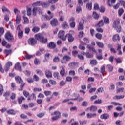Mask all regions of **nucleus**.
<instances>
[{
    "label": "nucleus",
    "instance_id": "obj_1",
    "mask_svg": "<svg viewBox=\"0 0 125 125\" xmlns=\"http://www.w3.org/2000/svg\"><path fill=\"white\" fill-rule=\"evenodd\" d=\"M34 38L42 44H46L47 42V39L44 38L43 35L40 33L34 35Z\"/></svg>",
    "mask_w": 125,
    "mask_h": 125
},
{
    "label": "nucleus",
    "instance_id": "obj_2",
    "mask_svg": "<svg viewBox=\"0 0 125 125\" xmlns=\"http://www.w3.org/2000/svg\"><path fill=\"white\" fill-rule=\"evenodd\" d=\"M15 81L17 83H18L19 84H21L20 85V88L18 90L20 91H22L24 89V86L25 85V83L23 81L22 79L21 78V77L19 76H16L15 77Z\"/></svg>",
    "mask_w": 125,
    "mask_h": 125
},
{
    "label": "nucleus",
    "instance_id": "obj_3",
    "mask_svg": "<svg viewBox=\"0 0 125 125\" xmlns=\"http://www.w3.org/2000/svg\"><path fill=\"white\" fill-rule=\"evenodd\" d=\"M120 19H118L113 22L112 25V27L114 28L116 31L118 33L122 31V27L120 25Z\"/></svg>",
    "mask_w": 125,
    "mask_h": 125
},
{
    "label": "nucleus",
    "instance_id": "obj_4",
    "mask_svg": "<svg viewBox=\"0 0 125 125\" xmlns=\"http://www.w3.org/2000/svg\"><path fill=\"white\" fill-rule=\"evenodd\" d=\"M47 14L49 15V16L44 15H42V21L43 20L50 21L52 18H53L54 14L52 13L49 10L47 11Z\"/></svg>",
    "mask_w": 125,
    "mask_h": 125
},
{
    "label": "nucleus",
    "instance_id": "obj_5",
    "mask_svg": "<svg viewBox=\"0 0 125 125\" xmlns=\"http://www.w3.org/2000/svg\"><path fill=\"white\" fill-rule=\"evenodd\" d=\"M51 115L55 116L54 117H52L51 118L52 121H57L61 118V113L60 111H56L52 113Z\"/></svg>",
    "mask_w": 125,
    "mask_h": 125
},
{
    "label": "nucleus",
    "instance_id": "obj_6",
    "mask_svg": "<svg viewBox=\"0 0 125 125\" xmlns=\"http://www.w3.org/2000/svg\"><path fill=\"white\" fill-rule=\"evenodd\" d=\"M84 23H85V21H84V19L81 20V21L79 23V25H78V26H77V30L78 31H83L84 30Z\"/></svg>",
    "mask_w": 125,
    "mask_h": 125
},
{
    "label": "nucleus",
    "instance_id": "obj_7",
    "mask_svg": "<svg viewBox=\"0 0 125 125\" xmlns=\"http://www.w3.org/2000/svg\"><path fill=\"white\" fill-rule=\"evenodd\" d=\"M58 38L65 41L66 40V35L65 36V32L63 30H60L58 33Z\"/></svg>",
    "mask_w": 125,
    "mask_h": 125
},
{
    "label": "nucleus",
    "instance_id": "obj_8",
    "mask_svg": "<svg viewBox=\"0 0 125 125\" xmlns=\"http://www.w3.org/2000/svg\"><path fill=\"white\" fill-rule=\"evenodd\" d=\"M72 34H74V31H70L69 33L66 34V38L69 42H72L74 40Z\"/></svg>",
    "mask_w": 125,
    "mask_h": 125
},
{
    "label": "nucleus",
    "instance_id": "obj_9",
    "mask_svg": "<svg viewBox=\"0 0 125 125\" xmlns=\"http://www.w3.org/2000/svg\"><path fill=\"white\" fill-rule=\"evenodd\" d=\"M4 37L9 42H10L11 41H12L14 40V37H13V35L11 34V33H10V31L6 32Z\"/></svg>",
    "mask_w": 125,
    "mask_h": 125
},
{
    "label": "nucleus",
    "instance_id": "obj_10",
    "mask_svg": "<svg viewBox=\"0 0 125 125\" xmlns=\"http://www.w3.org/2000/svg\"><path fill=\"white\" fill-rule=\"evenodd\" d=\"M71 57L65 55L63 57L62 60H61V63L65 64L67 63V62L70 61L71 60Z\"/></svg>",
    "mask_w": 125,
    "mask_h": 125
},
{
    "label": "nucleus",
    "instance_id": "obj_11",
    "mask_svg": "<svg viewBox=\"0 0 125 125\" xmlns=\"http://www.w3.org/2000/svg\"><path fill=\"white\" fill-rule=\"evenodd\" d=\"M28 43L29 45L34 46L37 44V41L34 38H30L28 40Z\"/></svg>",
    "mask_w": 125,
    "mask_h": 125
},
{
    "label": "nucleus",
    "instance_id": "obj_12",
    "mask_svg": "<svg viewBox=\"0 0 125 125\" xmlns=\"http://www.w3.org/2000/svg\"><path fill=\"white\" fill-rule=\"evenodd\" d=\"M75 18L74 17H72L70 19H69V26L72 28H74L76 26V23L75 22Z\"/></svg>",
    "mask_w": 125,
    "mask_h": 125
},
{
    "label": "nucleus",
    "instance_id": "obj_13",
    "mask_svg": "<svg viewBox=\"0 0 125 125\" xmlns=\"http://www.w3.org/2000/svg\"><path fill=\"white\" fill-rule=\"evenodd\" d=\"M50 24L52 27H57L58 25V21L57 19H53L50 21Z\"/></svg>",
    "mask_w": 125,
    "mask_h": 125
},
{
    "label": "nucleus",
    "instance_id": "obj_14",
    "mask_svg": "<svg viewBox=\"0 0 125 125\" xmlns=\"http://www.w3.org/2000/svg\"><path fill=\"white\" fill-rule=\"evenodd\" d=\"M47 47L50 49H54L56 47V44L53 42H51L47 44Z\"/></svg>",
    "mask_w": 125,
    "mask_h": 125
},
{
    "label": "nucleus",
    "instance_id": "obj_15",
    "mask_svg": "<svg viewBox=\"0 0 125 125\" xmlns=\"http://www.w3.org/2000/svg\"><path fill=\"white\" fill-rule=\"evenodd\" d=\"M15 70L18 71L20 72H22V68L21 65H20L19 62H18L15 65Z\"/></svg>",
    "mask_w": 125,
    "mask_h": 125
},
{
    "label": "nucleus",
    "instance_id": "obj_16",
    "mask_svg": "<svg viewBox=\"0 0 125 125\" xmlns=\"http://www.w3.org/2000/svg\"><path fill=\"white\" fill-rule=\"evenodd\" d=\"M100 118L102 120H107L109 118V115L108 113H104L100 116Z\"/></svg>",
    "mask_w": 125,
    "mask_h": 125
},
{
    "label": "nucleus",
    "instance_id": "obj_17",
    "mask_svg": "<svg viewBox=\"0 0 125 125\" xmlns=\"http://www.w3.org/2000/svg\"><path fill=\"white\" fill-rule=\"evenodd\" d=\"M23 94L25 97H28L27 101H31V96H30L29 92L26 90H23Z\"/></svg>",
    "mask_w": 125,
    "mask_h": 125
},
{
    "label": "nucleus",
    "instance_id": "obj_18",
    "mask_svg": "<svg viewBox=\"0 0 125 125\" xmlns=\"http://www.w3.org/2000/svg\"><path fill=\"white\" fill-rule=\"evenodd\" d=\"M116 0H107V4L109 7H112L113 4L116 3Z\"/></svg>",
    "mask_w": 125,
    "mask_h": 125
},
{
    "label": "nucleus",
    "instance_id": "obj_19",
    "mask_svg": "<svg viewBox=\"0 0 125 125\" xmlns=\"http://www.w3.org/2000/svg\"><path fill=\"white\" fill-rule=\"evenodd\" d=\"M62 15H63V12L62 11L59 12V15L60 16V21L62 22H63L64 21V16H62Z\"/></svg>",
    "mask_w": 125,
    "mask_h": 125
},
{
    "label": "nucleus",
    "instance_id": "obj_20",
    "mask_svg": "<svg viewBox=\"0 0 125 125\" xmlns=\"http://www.w3.org/2000/svg\"><path fill=\"white\" fill-rule=\"evenodd\" d=\"M45 75H46L47 78H51L52 77V73L48 70H46V71H45Z\"/></svg>",
    "mask_w": 125,
    "mask_h": 125
},
{
    "label": "nucleus",
    "instance_id": "obj_21",
    "mask_svg": "<svg viewBox=\"0 0 125 125\" xmlns=\"http://www.w3.org/2000/svg\"><path fill=\"white\" fill-rule=\"evenodd\" d=\"M87 48H88V49H89V51H92L94 53H96V51L95 48L93 46L88 44L87 46Z\"/></svg>",
    "mask_w": 125,
    "mask_h": 125
},
{
    "label": "nucleus",
    "instance_id": "obj_22",
    "mask_svg": "<svg viewBox=\"0 0 125 125\" xmlns=\"http://www.w3.org/2000/svg\"><path fill=\"white\" fill-rule=\"evenodd\" d=\"M97 111V106L95 105H91L90 107V111L94 113Z\"/></svg>",
    "mask_w": 125,
    "mask_h": 125
},
{
    "label": "nucleus",
    "instance_id": "obj_23",
    "mask_svg": "<svg viewBox=\"0 0 125 125\" xmlns=\"http://www.w3.org/2000/svg\"><path fill=\"white\" fill-rule=\"evenodd\" d=\"M40 28L38 26H34L33 28H32V32L34 33H37L38 32H40Z\"/></svg>",
    "mask_w": 125,
    "mask_h": 125
},
{
    "label": "nucleus",
    "instance_id": "obj_24",
    "mask_svg": "<svg viewBox=\"0 0 125 125\" xmlns=\"http://www.w3.org/2000/svg\"><path fill=\"white\" fill-rule=\"evenodd\" d=\"M108 47L110 48V51H111V52L113 53V54H116L117 53L116 49L113 47L112 44H109Z\"/></svg>",
    "mask_w": 125,
    "mask_h": 125
},
{
    "label": "nucleus",
    "instance_id": "obj_25",
    "mask_svg": "<svg viewBox=\"0 0 125 125\" xmlns=\"http://www.w3.org/2000/svg\"><path fill=\"white\" fill-rule=\"evenodd\" d=\"M86 8L88 9V10L90 11L92 9V2H89L86 4Z\"/></svg>",
    "mask_w": 125,
    "mask_h": 125
},
{
    "label": "nucleus",
    "instance_id": "obj_26",
    "mask_svg": "<svg viewBox=\"0 0 125 125\" xmlns=\"http://www.w3.org/2000/svg\"><path fill=\"white\" fill-rule=\"evenodd\" d=\"M10 95V92L9 91H7L6 92H4L3 96L5 97L6 100L7 101L9 100L8 97Z\"/></svg>",
    "mask_w": 125,
    "mask_h": 125
},
{
    "label": "nucleus",
    "instance_id": "obj_27",
    "mask_svg": "<svg viewBox=\"0 0 125 125\" xmlns=\"http://www.w3.org/2000/svg\"><path fill=\"white\" fill-rule=\"evenodd\" d=\"M103 20H104V22L105 24H109V19L106 17V16H104L103 17Z\"/></svg>",
    "mask_w": 125,
    "mask_h": 125
},
{
    "label": "nucleus",
    "instance_id": "obj_28",
    "mask_svg": "<svg viewBox=\"0 0 125 125\" xmlns=\"http://www.w3.org/2000/svg\"><path fill=\"white\" fill-rule=\"evenodd\" d=\"M64 67L65 66H62V69L60 71V75H61V76H64L66 74Z\"/></svg>",
    "mask_w": 125,
    "mask_h": 125
},
{
    "label": "nucleus",
    "instance_id": "obj_29",
    "mask_svg": "<svg viewBox=\"0 0 125 125\" xmlns=\"http://www.w3.org/2000/svg\"><path fill=\"white\" fill-rule=\"evenodd\" d=\"M76 65V63H75V62H70L68 64V67H69V68H70L72 69H74Z\"/></svg>",
    "mask_w": 125,
    "mask_h": 125
},
{
    "label": "nucleus",
    "instance_id": "obj_30",
    "mask_svg": "<svg viewBox=\"0 0 125 125\" xmlns=\"http://www.w3.org/2000/svg\"><path fill=\"white\" fill-rule=\"evenodd\" d=\"M104 91V89L102 87H99L96 90L95 92L96 94H98L99 93H102Z\"/></svg>",
    "mask_w": 125,
    "mask_h": 125
},
{
    "label": "nucleus",
    "instance_id": "obj_31",
    "mask_svg": "<svg viewBox=\"0 0 125 125\" xmlns=\"http://www.w3.org/2000/svg\"><path fill=\"white\" fill-rule=\"evenodd\" d=\"M1 9L3 12H7V13L9 14H11L10 11H9V10L7 8H6L5 6H2Z\"/></svg>",
    "mask_w": 125,
    "mask_h": 125
},
{
    "label": "nucleus",
    "instance_id": "obj_32",
    "mask_svg": "<svg viewBox=\"0 0 125 125\" xmlns=\"http://www.w3.org/2000/svg\"><path fill=\"white\" fill-rule=\"evenodd\" d=\"M7 114L8 115H15L16 114V111L13 109H10L7 111Z\"/></svg>",
    "mask_w": 125,
    "mask_h": 125
},
{
    "label": "nucleus",
    "instance_id": "obj_33",
    "mask_svg": "<svg viewBox=\"0 0 125 125\" xmlns=\"http://www.w3.org/2000/svg\"><path fill=\"white\" fill-rule=\"evenodd\" d=\"M21 20V17L19 15H17L16 17V24H19Z\"/></svg>",
    "mask_w": 125,
    "mask_h": 125
},
{
    "label": "nucleus",
    "instance_id": "obj_34",
    "mask_svg": "<svg viewBox=\"0 0 125 125\" xmlns=\"http://www.w3.org/2000/svg\"><path fill=\"white\" fill-rule=\"evenodd\" d=\"M96 116V113H89L87 114V117L88 119H91Z\"/></svg>",
    "mask_w": 125,
    "mask_h": 125
},
{
    "label": "nucleus",
    "instance_id": "obj_35",
    "mask_svg": "<svg viewBox=\"0 0 125 125\" xmlns=\"http://www.w3.org/2000/svg\"><path fill=\"white\" fill-rule=\"evenodd\" d=\"M96 58L99 61H101V60H103V54H96Z\"/></svg>",
    "mask_w": 125,
    "mask_h": 125
},
{
    "label": "nucleus",
    "instance_id": "obj_36",
    "mask_svg": "<svg viewBox=\"0 0 125 125\" xmlns=\"http://www.w3.org/2000/svg\"><path fill=\"white\" fill-rule=\"evenodd\" d=\"M121 48H122V46H121V45L118 44V47H117V51H118V55H122L123 54L122 50H121Z\"/></svg>",
    "mask_w": 125,
    "mask_h": 125
},
{
    "label": "nucleus",
    "instance_id": "obj_37",
    "mask_svg": "<svg viewBox=\"0 0 125 125\" xmlns=\"http://www.w3.org/2000/svg\"><path fill=\"white\" fill-rule=\"evenodd\" d=\"M104 22L103 20H101L98 24H96V27H103L104 25Z\"/></svg>",
    "mask_w": 125,
    "mask_h": 125
},
{
    "label": "nucleus",
    "instance_id": "obj_38",
    "mask_svg": "<svg viewBox=\"0 0 125 125\" xmlns=\"http://www.w3.org/2000/svg\"><path fill=\"white\" fill-rule=\"evenodd\" d=\"M23 20L24 21V22H23V24H28L29 23V20L27 17H25V16H23Z\"/></svg>",
    "mask_w": 125,
    "mask_h": 125
},
{
    "label": "nucleus",
    "instance_id": "obj_39",
    "mask_svg": "<svg viewBox=\"0 0 125 125\" xmlns=\"http://www.w3.org/2000/svg\"><path fill=\"white\" fill-rule=\"evenodd\" d=\"M12 50H7L5 49L4 50V54L6 55V56H9V55L11 54Z\"/></svg>",
    "mask_w": 125,
    "mask_h": 125
},
{
    "label": "nucleus",
    "instance_id": "obj_40",
    "mask_svg": "<svg viewBox=\"0 0 125 125\" xmlns=\"http://www.w3.org/2000/svg\"><path fill=\"white\" fill-rule=\"evenodd\" d=\"M120 41V37L119 34H115V35H113V41Z\"/></svg>",
    "mask_w": 125,
    "mask_h": 125
},
{
    "label": "nucleus",
    "instance_id": "obj_41",
    "mask_svg": "<svg viewBox=\"0 0 125 125\" xmlns=\"http://www.w3.org/2000/svg\"><path fill=\"white\" fill-rule=\"evenodd\" d=\"M106 68H107V70H108V71L109 72H113V66H112L110 64H108L107 65Z\"/></svg>",
    "mask_w": 125,
    "mask_h": 125
},
{
    "label": "nucleus",
    "instance_id": "obj_42",
    "mask_svg": "<svg viewBox=\"0 0 125 125\" xmlns=\"http://www.w3.org/2000/svg\"><path fill=\"white\" fill-rule=\"evenodd\" d=\"M93 18L95 19L96 20H98V19L100 18V16L97 14V13H96L95 12H93Z\"/></svg>",
    "mask_w": 125,
    "mask_h": 125
},
{
    "label": "nucleus",
    "instance_id": "obj_43",
    "mask_svg": "<svg viewBox=\"0 0 125 125\" xmlns=\"http://www.w3.org/2000/svg\"><path fill=\"white\" fill-rule=\"evenodd\" d=\"M25 100V98L24 97L21 96L18 99V103L19 104H21L23 101Z\"/></svg>",
    "mask_w": 125,
    "mask_h": 125
},
{
    "label": "nucleus",
    "instance_id": "obj_44",
    "mask_svg": "<svg viewBox=\"0 0 125 125\" xmlns=\"http://www.w3.org/2000/svg\"><path fill=\"white\" fill-rule=\"evenodd\" d=\"M125 98V96L124 95H116L114 99L115 100H120V99H124Z\"/></svg>",
    "mask_w": 125,
    "mask_h": 125
},
{
    "label": "nucleus",
    "instance_id": "obj_45",
    "mask_svg": "<svg viewBox=\"0 0 125 125\" xmlns=\"http://www.w3.org/2000/svg\"><path fill=\"white\" fill-rule=\"evenodd\" d=\"M32 13V8H28L26 9V14L28 16H31Z\"/></svg>",
    "mask_w": 125,
    "mask_h": 125
},
{
    "label": "nucleus",
    "instance_id": "obj_46",
    "mask_svg": "<svg viewBox=\"0 0 125 125\" xmlns=\"http://www.w3.org/2000/svg\"><path fill=\"white\" fill-rule=\"evenodd\" d=\"M53 76L55 78H56L58 80L60 79V74L58 72H54V73H53Z\"/></svg>",
    "mask_w": 125,
    "mask_h": 125
},
{
    "label": "nucleus",
    "instance_id": "obj_47",
    "mask_svg": "<svg viewBox=\"0 0 125 125\" xmlns=\"http://www.w3.org/2000/svg\"><path fill=\"white\" fill-rule=\"evenodd\" d=\"M11 89L12 91H14L16 89V85L15 83L12 82L11 83Z\"/></svg>",
    "mask_w": 125,
    "mask_h": 125
},
{
    "label": "nucleus",
    "instance_id": "obj_48",
    "mask_svg": "<svg viewBox=\"0 0 125 125\" xmlns=\"http://www.w3.org/2000/svg\"><path fill=\"white\" fill-rule=\"evenodd\" d=\"M34 63L35 65H37L40 64L41 62L40 61V60L39 59L36 58L35 59H34Z\"/></svg>",
    "mask_w": 125,
    "mask_h": 125
},
{
    "label": "nucleus",
    "instance_id": "obj_49",
    "mask_svg": "<svg viewBox=\"0 0 125 125\" xmlns=\"http://www.w3.org/2000/svg\"><path fill=\"white\" fill-rule=\"evenodd\" d=\"M96 44L97 45H98V46L99 48H103L104 45V43L103 42H96Z\"/></svg>",
    "mask_w": 125,
    "mask_h": 125
},
{
    "label": "nucleus",
    "instance_id": "obj_50",
    "mask_svg": "<svg viewBox=\"0 0 125 125\" xmlns=\"http://www.w3.org/2000/svg\"><path fill=\"white\" fill-rule=\"evenodd\" d=\"M123 13H124V10L122 8H120L118 10V16L120 17L122 16Z\"/></svg>",
    "mask_w": 125,
    "mask_h": 125
},
{
    "label": "nucleus",
    "instance_id": "obj_51",
    "mask_svg": "<svg viewBox=\"0 0 125 125\" xmlns=\"http://www.w3.org/2000/svg\"><path fill=\"white\" fill-rule=\"evenodd\" d=\"M36 74H38V75H39L41 76H43L44 74L42 72V70H40V69H37L36 70Z\"/></svg>",
    "mask_w": 125,
    "mask_h": 125
},
{
    "label": "nucleus",
    "instance_id": "obj_52",
    "mask_svg": "<svg viewBox=\"0 0 125 125\" xmlns=\"http://www.w3.org/2000/svg\"><path fill=\"white\" fill-rule=\"evenodd\" d=\"M95 37L96 39H98L99 40H101L102 39V34H101L100 33H96L95 35Z\"/></svg>",
    "mask_w": 125,
    "mask_h": 125
},
{
    "label": "nucleus",
    "instance_id": "obj_53",
    "mask_svg": "<svg viewBox=\"0 0 125 125\" xmlns=\"http://www.w3.org/2000/svg\"><path fill=\"white\" fill-rule=\"evenodd\" d=\"M91 65H96L98 64V62L96 60H91L90 61Z\"/></svg>",
    "mask_w": 125,
    "mask_h": 125
},
{
    "label": "nucleus",
    "instance_id": "obj_54",
    "mask_svg": "<svg viewBox=\"0 0 125 125\" xmlns=\"http://www.w3.org/2000/svg\"><path fill=\"white\" fill-rule=\"evenodd\" d=\"M105 69H106V66L105 65H104L103 67L101 68V73L103 74L105 72Z\"/></svg>",
    "mask_w": 125,
    "mask_h": 125
},
{
    "label": "nucleus",
    "instance_id": "obj_55",
    "mask_svg": "<svg viewBox=\"0 0 125 125\" xmlns=\"http://www.w3.org/2000/svg\"><path fill=\"white\" fill-rule=\"evenodd\" d=\"M85 55L87 58H92L93 57V55L91 53H90L89 52H86Z\"/></svg>",
    "mask_w": 125,
    "mask_h": 125
},
{
    "label": "nucleus",
    "instance_id": "obj_56",
    "mask_svg": "<svg viewBox=\"0 0 125 125\" xmlns=\"http://www.w3.org/2000/svg\"><path fill=\"white\" fill-rule=\"evenodd\" d=\"M44 93L45 96H49L51 95V91H48V90H46V91H44Z\"/></svg>",
    "mask_w": 125,
    "mask_h": 125
},
{
    "label": "nucleus",
    "instance_id": "obj_57",
    "mask_svg": "<svg viewBox=\"0 0 125 125\" xmlns=\"http://www.w3.org/2000/svg\"><path fill=\"white\" fill-rule=\"evenodd\" d=\"M20 117L21 119H28L27 116L26 115L24 114H20Z\"/></svg>",
    "mask_w": 125,
    "mask_h": 125
},
{
    "label": "nucleus",
    "instance_id": "obj_58",
    "mask_svg": "<svg viewBox=\"0 0 125 125\" xmlns=\"http://www.w3.org/2000/svg\"><path fill=\"white\" fill-rule=\"evenodd\" d=\"M23 37V31L22 30H21L18 32V38L19 39H21Z\"/></svg>",
    "mask_w": 125,
    "mask_h": 125
},
{
    "label": "nucleus",
    "instance_id": "obj_59",
    "mask_svg": "<svg viewBox=\"0 0 125 125\" xmlns=\"http://www.w3.org/2000/svg\"><path fill=\"white\" fill-rule=\"evenodd\" d=\"M30 32V29L29 27H26L25 28V30H24L25 34H26V35H29Z\"/></svg>",
    "mask_w": 125,
    "mask_h": 125
},
{
    "label": "nucleus",
    "instance_id": "obj_60",
    "mask_svg": "<svg viewBox=\"0 0 125 125\" xmlns=\"http://www.w3.org/2000/svg\"><path fill=\"white\" fill-rule=\"evenodd\" d=\"M41 5L42 7H44V8H47L49 6V5L48 4L45 3V2H42L41 3Z\"/></svg>",
    "mask_w": 125,
    "mask_h": 125
},
{
    "label": "nucleus",
    "instance_id": "obj_61",
    "mask_svg": "<svg viewBox=\"0 0 125 125\" xmlns=\"http://www.w3.org/2000/svg\"><path fill=\"white\" fill-rule=\"evenodd\" d=\"M94 10H98L100 9V6H99L98 3H95L94 4Z\"/></svg>",
    "mask_w": 125,
    "mask_h": 125
},
{
    "label": "nucleus",
    "instance_id": "obj_62",
    "mask_svg": "<svg viewBox=\"0 0 125 125\" xmlns=\"http://www.w3.org/2000/svg\"><path fill=\"white\" fill-rule=\"evenodd\" d=\"M33 14L32 16L33 17H35L36 16L37 12V9L35 7L33 8Z\"/></svg>",
    "mask_w": 125,
    "mask_h": 125
},
{
    "label": "nucleus",
    "instance_id": "obj_63",
    "mask_svg": "<svg viewBox=\"0 0 125 125\" xmlns=\"http://www.w3.org/2000/svg\"><path fill=\"white\" fill-rule=\"evenodd\" d=\"M79 48L81 50H84L85 49H86V47L82 44L79 45Z\"/></svg>",
    "mask_w": 125,
    "mask_h": 125
},
{
    "label": "nucleus",
    "instance_id": "obj_64",
    "mask_svg": "<svg viewBox=\"0 0 125 125\" xmlns=\"http://www.w3.org/2000/svg\"><path fill=\"white\" fill-rule=\"evenodd\" d=\"M121 5L123 6L124 9H125V0H120L119 1Z\"/></svg>",
    "mask_w": 125,
    "mask_h": 125
}]
</instances>
